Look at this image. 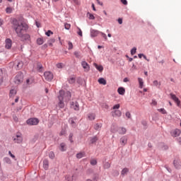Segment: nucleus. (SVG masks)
I'll list each match as a JSON object with an SVG mask.
<instances>
[{"mask_svg":"<svg viewBox=\"0 0 181 181\" xmlns=\"http://www.w3.org/2000/svg\"><path fill=\"white\" fill-rule=\"evenodd\" d=\"M13 28L16 30V33L19 37L23 38L25 37V40L30 39V35L24 34L26 30L28 28V26L26 23L19 22L17 19H13Z\"/></svg>","mask_w":181,"mask_h":181,"instance_id":"f257e3e1","label":"nucleus"},{"mask_svg":"<svg viewBox=\"0 0 181 181\" xmlns=\"http://www.w3.org/2000/svg\"><path fill=\"white\" fill-rule=\"evenodd\" d=\"M71 98V92H64V90H59V96H58V107H59V108H64V102L68 103L70 100Z\"/></svg>","mask_w":181,"mask_h":181,"instance_id":"f03ea898","label":"nucleus"},{"mask_svg":"<svg viewBox=\"0 0 181 181\" xmlns=\"http://www.w3.org/2000/svg\"><path fill=\"white\" fill-rule=\"evenodd\" d=\"M23 81V74L22 72H18V74L16 75L14 82L16 84L19 85L21 84Z\"/></svg>","mask_w":181,"mask_h":181,"instance_id":"7ed1b4c3","label":"nucleus"},{"mask_svg":"<svg viewBox=\"0 0 181 181\" xmlns=\"http://www.w3.org/2000/svg\"><path fill=\"white\" fill-rule=\"evenodd\" d=\"M170 98L176 103L177 106L181 108V100H180L179 98L176 96V95H173V93L170 94Z\"/></svg>","mask_w":181,"mask_h":181,"instance_id":"20e7f679","label":"nucleus"},{"mask_svg":"<svg viewBox=\"0 0 181 181\" xmlns=\"http://www.w3.org/2000/svg\"><path fill=\"white\" fill-rule=\"evenodd\" d=\"M27 124L30 126H36L39 124V119L37 118L28 119Z\"/></svg>","mask_w":181,"mask_h":181,"instance_id":"39448f33","label":"nucleus"},{"mask_svg":"<svg viewBox=\"0 0 181 181\" xmlns=\"http://www.w3.org/2000/svg\"><path fill=\"white\" fill-rule=\"evenodd\" d=\"M81 65L82 66V68H83L85 72H88L90 71V65L88 62H86V61H82Z\"/></svg>","mask_w":181,"mask_h":181,"instance_id":"423d86ee","label":"nucleus"},{"mask_svg":"<svg viewBox=\"0 0 181 181\" xmlns=\"http://www.w3.org/2000/svg\"><path fill=\"white\" fill-rule=\"evenodd\" d=\"M23 136L21 134H18L14 138L13 141L16 144H21L23 142Z\"/></svg>","mask_w":181,"mask_h":181,"instance_id":"0eeeda50","label":"nucleus"},{"mask_svg":"<svg viewBox=\"0 0 181 181\" xmlns=\"http://www.w3.org/2000/svg\"><path fill=\"white\" fill-rule=\"evenodd\" d=\"M44 77L45 78V80L51 81L53 79V74L49 71L44 72Z\"/></svg>","mask_w":181,"mask_h":181,"instance_id":"6e6552de","label":"nucleus"},{"mask_svg":"<svg viewBox=\"0 0 181 181\" xmlns=\"http://www.w3.org/2000/svg\"><path fill=\"white\" fill-rule=\"evenodd\" d=\"M71 108L75 110V111H78L80 110V106L78 102H71Z\"/></svg>","mask_w":181,"mask_h":181,"instance_id":"1a4fd4ad","label":"nucleus"},{"mask_svg":"<svg viewBox=\"0 0 181 181\" xmlns=\"http://www.w3.org/2000/svg\"><path fill=\"white\" fill-rule=\"evenodd\" d=\"M181 134V131L178 129H174L170 132V135L173 137H177Z\"/></svg>","mask_w":181,"mask_h":181,"instance_id":"9d476101","label":"nucleus"},{"mask_svg":"<svg viewBox=\"0 0 181 181\" xmlns=\"http://www.w3.org/2000/svg\"><path fill=\"white\" fill-rule=\"evenodd\" d=\"M23 66V62L21 61L20 62H15L14 67L16 70H21Z\"/></svg>","mask_w":181,"mask_h":181,"instance_id":"9b49d317","label":"nucleus"},{"mask_svg":"<svg viewBox=\"0 0 181 181\" xmlns=\"http://www.w3.org/2000/svg\"><path fill=\"white\" fill-rule=\"evenodd\" d=\"M12 47V41L10 38H7L6 40V45L5 47L8 49H11Z\"/></svg>","mask_w":181,"mask_h":181,"instance_id":"f8f14e48","label":"nucleus"},{"mask_svg":"<svg viewBox=\"0 0 181 181\" xmlns=\"http://www.w3.org/2000/svg\"><path fill=\"white\" fill-rule=\"evenodd\" d=\"M119 143H120L121 146H125L127 143V138L126 136H122L119 139Z\"/></svg>","mask_w":181,"mask_h":181,"instance_id":"ddd939ff","label":"nucleus"},{"mask_svg":"<svg viewBox=\"0 0 181 181\" xmlns=\"http://www.w3.org/2000/svg\"><path fill=\"white\" fill-rule=\"evenodd\" d=\"M117 132L119 134L123 135L127 133V129L124 127H119L117 129Z\"/></svg>","mask_w":181,"mask_h":181,"instance_id":"4468645a","label":"nucleus"},{"mask_svg":"<svg viewBox=\"0 0 181 181\" xmlns=\"http://www.w3.org/2000/svg\"><path fill=\"white\" fill-rule=\"evenodd\" d=\"M99 34H100V31L97 30H92L90 31V35L91 37H97Z\"/></svg>","mask_w":181,"mask_h":181,"instance_id":"2eb2a0df","label":"nucleus"},{"mask_svg":"<svg viewBox=\"0 0 181 181\" xmlns=\"http://www.w3.org/2000/svg\"><path fill=\"white\" fill-rule=\"evenodd\" d=\"M112 117H119L122 116V112L119 110H115L113 112H112Z\"/></svg>","mask_w":181,"mask_h":181,"instance_id":"dca6fc26","label":"nucleus"},{"mask_svg":"<svg viewBox=\"0 0 181 181\" xmlns=\"http://www.w3.org/2000/svg\"><path fill=\"white\" fill-rule=\"evenodd\" d=\"M93 66L100 72L103 71V66L102 65H98V64L94 63Z\"/></svg>","mask_w":181,"mask_h":181,"instance_id":"f3484780","label":"nucleus"},{"mask_svg":"<svg viewBox=\"0 0 181 181\" xmlns=\"http://www.w3.org/2000/svg\"><path fill=\"white\" fill-rule=\"evenodd\" d=\"M98 82L99 84L105 86L107 84V81H105V79H104V78H99V79H98Z\"/></svg>","mask_w":181,"mask_h":181,"instance_id":"a211bd4d","label":"nucleus"},{"mask_svg":"<svg viewBox=\"0 0 181 181\" xmlns=\"http://www.w3.org/2000/svg\"><path fill=\"white\" fill-rule=\"evenodd\" d=\"M117 93L120 95H124L125 94V89H124V88H118Z\"/></svg>","mask_w":181,"mask_h":181,"instance_id":"6ab92c4d","label":"nucleus"},{"mask_svg":"<svg viewBox=\"0 0 181 181\" xmlns=\"http://www.w3.org/2000/svg\"><path fill=\"white\" fill-rule=\"evenodd\" d=\"M17 93L16 89H11L9 96L13 98Z\"/></svg>","mask_w":181,"mask_h":181,"instance_id":"aec40b11","label":"nucleus"},{"mask_svg":"<svg viewBox=\"0 0 181 181\" xmlns=\"http://www.w3.org/2000/svg\"><path fill=\"white\" fill-rule=\"evenodd\" d=\"M45 42L43 37L37 38V45H42Z\"/></svg>","mask_w":181,"mask_h":181,"instance_id":"412c9836","label":"nucleus"},{"mask_svg":"<svg viewBox=\"0 0 181 181\" xmlns=\"http://www.w3.org/2000/svg\"><path fill=\"white\" fill-rule=\"evenodd\" d=\"M43 167H44V169L48 170V168H49V161H48V160H46V159L44 160Z\"/></svg>","mask_w":181,"mask_h":181,"instance_id":"4be33fe9","label":"nucleus"},{"mask_svg":"<svg viewBox=\"0 0 181 181\" xmlns=\"http://www.w3.org/2000/svg\"><path fill=\"white\" fill-rule=\"evenodd\" d=\"M59 150L62 152L66 151V146L64 143H62L61 145H59Z\"/></svg>","mask_w":181,"mask_h":181,"instance_id":"5701e85b","label":"nucleus"},{"mask_svg":"<svg viewBox=\"0 0 181 181\" xmlns=\"http://www.w3.org/2000/svg\"><path fill=\"white\" fill-rule=\"evenodd\" d=\"M88 120H94L95 119V115L93 113H90L87 115Z\"/></svg>","mask_w":181,"mask_h":181,"instance_id":"b1692460","label":"nucleus"},{"mask_svg":"<svg viewBox=\"0 0 181 181\" xmlns=\"http://www.w3.org/2000/svg\"><path fill=\"white\" fill-rule=\"evenodd\" d=\"M85 156H86L85 152H81V153L76 154V158H78V159H81Z\"/></svg>","mask_w":181,"mask_h":181,"instance_id":"393cba45","label":"nucleus"},{"mask_svg":"<svg viewBox=\"0 0 181 181\" xmlns=\"http://www.w3.org/2000/svg\"><path fill=\"white\" fill-rule=\"evenodd\" d=\"M56 40L54 38H51L48 40V45L49 47H53V44L55 42Z\"/></svg>","mask_w":181,"mask_h":181,"instance_id":"a878e982","label":"nucleus"},{"mask_svg":"<svg viewBox=\"0 0 181 181\" xmlns=\"http://www.w3.org/2000/svg\"><path fill=\"white\" fill-rule=\"evenodd\" d=\"M138 82L139 84V88H142L144 86V81H143L142 78H138Z\"/></svg>","mask_w":181,"mask_h":181,"instance_id":"bb28decb","label":"nucleus"},{"mask_svg":"<svg viewBox=\"0 0 181 181\" xmlns=\"http://www.w3.org/2000/svg\"><path fill=\"white\" fill-rule=\"evenodd\" d=\"M68 82L71 84H74L76 82V78L74 76H71V78L68 79Z\"/></svg>","mask_w":181,"mask_h":181,"instance_id":"cd10ccee","label":"nucleus"},{"mask_svg":"<svg viewBox=\"0 0 181 181\" xmlns=\"http://www.w3.org/2000/svg\"><path fill=\"white\" fill-rule=\"evenodd\" d=\"M74 54L75 55V57H76L78 59L82 58V55H81V52H78V51H76L75 52H74Z\"/></svg>","mask_w":181,"mask_h":181,"instance_id":"c85d7f7f","label":"nucleus"},{"mask_svg":"<svg viewBox=\"0 0 181 181\" xmlns=\"http://www.w3.org/2000/svg\"><path fill=\"white\" fill-rule=\"evenodd\" d=\"M129 170L128 168H124L122 171H121V175L124 176L125 175H127L129 173Z\"/></svg>","mask_w":181,"mask_h":181,"instance_id":"c756f323","label":"nucleus"},{"mask_svg":"<svg viewBox=\"0 0 181 181\" xmlns=\"http://www.w3.org/2000/svg\"><path fill=\"white\" fill-rule=\"evenodd\" d=\"M14 8H12V7H7L6 9V13H12V12L13 11Z\"/></svg>","mask_w":181,"mask_h":181,"instance_id":"7c9ffc66","label":"nucleus"},{"mask_svg":"<svg viewBox=\"0 0 181 181\" xmlns=\"http://www.w3.org/2000/svg\"><path fill=\"white\" fill-rule=\"evenodd\" d=\"M173 163L176 168H180L181 166L180 163L178 162L177 160H174Z\"/></svg>","mask_w":181,"mask_h":181,"instance_id":"2f4dec72","label":"nucleus"},{"mask_svg":"<svg viewBox=\"0 0 181 181\" xmlns=\"http://www.w3.org/2000/svg\"><path fill=\"white\" fill-rule=\"evenodd\" d=\"M102 128L101 124H96L94 125V129L95 130H100Z\"/></svg>","mask_w":181,"mask_h":181,"instance_id":"473e14b6","label":"nucleus"},{"mask_svg":"<svg viewBox=\"0 0 181 181\" xmlns=\"http://www.w3.org/2000/svg\"><path fill=\"white\" fill-rule=\"evenodd\" d=\"M33 83H34L33 78H28V79H27V81H26V83L28 84V85L32 84Z\"/></svg>","mask_w":181,"mask_h":181,"instance_id":"72a5a7b5","label":"nucleus"},{"mask_svg":"<svg viewBox=\"0 0 181 181\" xmlns=\"http://www.w3.org/2000/svg\"><path fill=\"white\" fill-rule=\"evenodd\" d=\"M100 34L101 35L102 37H103L105 41L107 40V36L105 33L100 31Z\"/></svg>","mask_w":181,"mask_h":181,"instance_id":"f704fd0d","label":"nucleus"},{"mask_svg":"<svg viewBox=\"0 0 181 181\" xmlns=\"http://www.w3.org/2000/svg\"><path fill=\"white\" fill-rule=\"evenodd\" d=\"M97 141H98V138L96 136H94L90 140V144H93L96 143Z\"/></svg>","mask_w":181,"mask_h":181,"instance_id":"c9c22d12","label":"nucleus"},{"mask_svg":"<svg viewBox=\"0 0 181 181\" xmlns=\"http://www.w3.org/2000/svg\"><path fill=\"white\" fill-rule=\"evenodd\" d=\"M111 165L110 163H105L104 165H103V168L104 169H109L110 168Z\"/></svg>","mask_w":181,"mask_h":181,"instance_id":"e433bc0d","label":"nucleus"},{"mask_svg":"<svg viewBox=\"0 0 181 181\" xmlns=\"http://www.w3.org/2000/svg\"><path fill=\"white\" fill-rule=\"evenodd\" d=\"M98 163L97 160L96 159H92L90 161V164L92 165H96Z\"/></svg>","mask_w":181,"mask_h":181,"instance_id":"4c0bfd02","label":"nucleus"},{"mask_svg":"<svg viewBox=\"0 0 181 181\" xmlns=\"http://www.w3.org/2000/svg\"><path fill=\"white\" fill-rule=\"evenodd\" d=\"M87 16H88V18H89L90 20H94V19H95V16H94V15L92 14V13H87Z\"/></svg>","mask_w":181,"mask_h":181,"instance_id":"58836bf2","label":"nucleus"},{"mask_svg":"<svg viewBox=\"0 0 181 181\" xmlns=\"http://www.w3.org/2000/svg\"><path fill=\"white\" fill-rule=\"evenodd\" d=\"M64 25H65V30H70L71 27V24L68 23H65Z\"/></svg>","mask_w":181,"mask_h":181,"instance_id":"ea45409f","label":"nucleus"},{"mask_svg":"<svg viewBox=\"0 0 181 181\" xmlns=\"http://www.w3.org/2000/svg\"><path fill=\"white\" fill-rule=\"evenodd\" d=\"M37 70L38 71V72H42L43 71L42 66V65H37Z\"/></svg>","mask_w":181,"mask_h":181,"instance_id":"a19ab883","label":"nucleus"},{"mask_svg":"<svg viewBox=\"0 0 181 181\" xmlns=\"http://www.w3.org/2000/svg\"><path fill=\"white\" fill-rule=\"evenodd\" d=\"M51 35H53V32L51 30H48L47 32H45V35L50 37Z\"/></svg>","mask_w":181,"mask_h":181,"instance_id":"79ce46f5","label":"nucleus"},{"mask_svg":"<svg viewBox=\"0 0 181 181\" xmlns=\"http://www.w3.org/2000/svg\"><path fill=\"white\" fill-rule=\"evenodd\" d=\"M158 111L159 112H161L163 115L167 114L166 110H165V109H163V108L158 109Z\"/></svg>","mask_w":181,"mask_h":181,"instance_id":"37998d69","label":"nucleus"},{"mask_svg":"<svg viewBox=\"0 0 181 181\" xmlns=\"http://www.w3.org/2000/svg\"><path fill=\"white\" fill-rule=\"evenodd\" d=\"M136 53V47H133V48L131 49V54H132V55H134Z\"/></svg>","mask_w":181,"mask_h":181,"instance_id":"c03bdc74","label":"nucleus"},{"mask_svg":"<svg viewBox=\"0 0 181 181\" xmlns=\"http://www.w3.org/2000/svg\"><path fill=\"white\" fill-rule=\"evenodd\" d=\"M69 124H72V127H74L76 123L73 118L69 119Z\"/></svg>","mask_w":181,"mask_h":181,"instance_id":"a18cd8bd","label":"nucleus"},{"mask_svg":"<svg viewBox=\"0 0 181 181\" xmlns=\"http://www.w3.org/2000/svg\"><path fill=\"white\" fill-rule=\"evenodd\" d=\"M48 156H49V158L54 159L55 157V155L53 152H49V154H48Z\"/></svg>","mask_w":181,"mask_h":181,"instance_id":"49530a36","label":"nucleus"},{"mask_svg":"<svg viewBox=\"0 0 181 181\" xmlns=\"http://www.w3.org/2000/svg\"><path fill=\"white\" fill-rule=\"evenodd\" d=\"M120 107V105L119 103H117V105H114V106L112 107V110H118Z\"/></svg>","mask_w":181,"mask_h":181,"instance_id":"de8ad7c7","label":"nucleus"},{"mask_svg":"<svg viewBox=\"0 0 181 181\" xmlns=\"http://www.w3.org/2000/svg\"><path fill=\"white\" fill-rule=\"evenodd\" d=\"M68 49H72L74 46L71 42H68Z\"/></svg>","mask_w":181,"mask_h":181,"instance_id":"09e8293b","label":"nucleus"},{"mask_svg":"<svg viewBox=\"0 0 181 181\" xmlns=\"http://www.w3.org/2000/svg\"><path fill=\"white\" fill-rule=\"evenodd\" d=\"M66 129H62V130H61V132H59V136H64L66 134Z\"/></svg>","mask_w":181,"mask_h":181,"instance_id":"8fccbe9b","label":"nucleus"},{"mask_svg":"<svg viewBox=\"0 0 181 181\" xmlns=\"http://www.w3.org/2000/svg\"><path fill=\"white\" fill-rule=\"evenodd\" d=\"M78 35L81 37L83 36V32L80 28L78 27Z\"/></svg>","mask_w":181,"mask_h":181,"instance_id":"3c124183","label":"nucleus"},{"mask_svg":"<svg viewBox=\"0 0 181 181\" xmlns=\"http://www.w3.org/2000/svg\"><path fill=\"white\" fill-rule=\"evenodd\" d=\"M125 116L128 118V119H131L132 117V115H131V113L129 112H127L125 113Z\"/></svg>","mask_w":181,"mask_h":181,"instance_id":"603ef678","label":"nucleus"},{"mask_svg":"<svg viewBox=\"0 0 181 181\" xmlns=\"http://www.w3.org/2000/svg\"><path fill=\"white\" fill-rule=\"evenodd\" d=\"M120 1L124 6H127L128 4V1L127 0H120Z\"/></svg>","mask_w":181,"mask_h":181,"instance_id":"864d4df0","label":"nucleus"},{"mask_svg":"<svg viewBox=\"0 0 181 181\" xmlns=\"http://www.w3.org/2000/svg\"><path fill=\"white\" fill-rule=\"evenodd\" d=\"M73 136H74L73 134H69V141H71V143L74 142Z\"/></svg>","mask_w":181,"mask_h":181,"instance_id":"5fc2aeb1","label":"nucleus"},{"mask_svg":"<svg viewBox=\"0 0 181 181\" xmlns=\"http://www.w3.org/2000/svg\"><path fill=\"white\" fill-rule=\"evenodd\" d=\"M117 22H118V23H119V25H122V23H123L122 18H119L117 19Z\"/></svg>","mask_w":181,"mask_h":181,"instance_id":"6e6d98bb","label":"nucleus"},{"mask_svg":"<svg viewBox=\"0 0 181 181\" xmlns=\"http://www.w3.org/2000/svg\"><path fill=\"white\" fill-rule=\"evenodd\" d=\"M57 67L58 69H62L63 67V64H57Z\"/></svg>","mask_w":181,"mask_h":181,"instance_id":"4d7b16f0","label":"nucleus"},{"mask_svg":"<svg viewBox=\"0 0 181 181\" xmlns=\"http://www.w3.org/2000/svg\"><path fill=\"white\" fill-rule=\"evenodd\" d=\"M153 86H158V81H153Z\"/></svg>","mask_w":181,"mask_h":181,"instance_id":"13d9d810","label":"nucleus"},{"mask_svg":"<svg viewBox=\"0 0 181 181\" xmlns=\"http://www.w3.org/2000/svg\"><path fill=\"white\" fill-rule=\"evenodd\" d=\"M35 25H37V28H40L41 27L40 23H39L37 21L35 22Z\"/></svg>","mask_w":181,"mask_h":181,"instance_id":"bf43d9fd","label":"nucleus"},{"mask_svg":"<svg viewBox=\"0 0 181 181\" xmlns=\"http://www.w3.org/2000/svg\"><path fill=\"white\" fill-rule=\"evenodd\" d=\"M129 81V79L128 78H124V79H123L124 83H127Z\"/></svg>","mask_w":181,"mask_h":181,"instance_id":"052dcab7","label":"nucleus"},{"mask_svg":"<svg viewBox=\"0 0 181 181\" xmlns=\"http://www.w3.org/2000/svg\"><path fill=\"white\" fill-rule=\"evenodd\" d=\"M96 1H97V3H98L100 6H103V3L101 2V1H100V0H96Z\"/></svg>","mask_w":181,"mask_h":181,"instance_id":"680f3d73","label":"nucleus"},{"mask_svg":"<svg viewBox=\"0 0 181 181\" xmlns=\"http://www.w3.org/2000/svg\"><path fill=\"white\" fill-rule=\"evenodd\" d=\"M151 104L153 105H157V102L156 100H152Z\"/></svg>","mask_w":181,"mask_h":181,"instance_id":"e2e57ef3","label":"nucleus"},{"mask_svg":"<svg viewBox=\"0 0 181 181\" xmlns=\"http://www.w3.org/2000/svg\"><path fill=\"white\" fill-rule=\"evenodd\" d=\"M13 119H14L15 122H18V117L16 116H15V115L13 116Z\"/></svg>","mask_w":181,"mask_h":181,"instance_id":"0e129e2a","label":"nucleus"},{"mask_svg":"<svg viewBox=\"0 0 181 181\" xmlns=\"http://www.w3.org/2000/svg\"><path fill=\"white\" fill-rule=\"evenodd\" d=\"M4 23V20L0 18V26H1Z\"/></svg>","mask_w":181,"mask_h":181,"instance_id":"69168bd1","label":"nucleus"},{"mask_svg":"<svg viewBox=\"0 0 181 181\" xmlns=\"http://www.w3.org/2000/svg\"><path fill=\"white\" fill-rule=\"evenodd\" d=\"M177 140V142L179 143V144L181 145V138L180 137Z\"/></svg>","mask_w":181,"mask_h":181,"instance_id":"338daca9","label":"nucleus"},{"mask_svg":"<svg viewBox=\"0 0 181 181\" xmlns=\"http://www.w3.org/2000/svg\"><path fill=\"white\" fill-rule=\"evenodd\" d=\"M9 154H10V156H11L13 158H16L15 156L13 155L11 151H9Z\"/></svg>","mask_w":181,"mask_h":181,"instance_id":"774afa93","label":"nucleus"}]
</instances>
